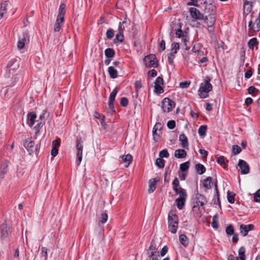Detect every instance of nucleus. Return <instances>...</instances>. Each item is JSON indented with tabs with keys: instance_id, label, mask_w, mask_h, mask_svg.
Listing matches in <instances>:
<instances>
[{
	"instance_id": "nucleus-59",
	"label": "nucleus",
	"mask_w": 260,
	"mask_h": 260,
	"mask_svg": "<svg viewBox=\"0 0 260 260\" xmlns=\"http://www.w3.org/2000/svg\"><path fill=\"white\" fill-rule=\"evenodd\" d=\"M101 219H100V221L102 222V223H105L108 219V215L107 213H103L101 214Z\"/></svg>"
},
{
	"instance_id": "nucleus-8",
	"label": "nucleus",
	"mask_w": 260,
	"mask_h": 260,
	"mask_svg": "<svg viewBox=\"0 0 260 260\" xmlns=\"http://www.w3.org/2000/svg\"><path fill=\"white\" fill-rule=\"evenodd\" d=\"M83 148V141H82L81 138H77L76 140L77 165H79L81 162L82 159Z\"/></svg>"
},
{
	"instance_id": "nucleus-62",
	"label": "nucleus",
	"mask_w": 260,
	"mask_h": 260,
	"mask_svg": "<svg viewBox=\"0 0 260 260\" xmlns=\"http://www.w3.org/2000/svg\"><path fill=\"white\" fill-rule=\"evenodd\" d=\"M176 35L179 38H182L185 36L180 27L176 31Z\"/></svg>"
},
{
	"instance_id": "nucleus-29",
	"label": "nucleus",
	"mask_w": 260,
	"mask_h": 260,
	"mask_svg": "<svg viewBox=\"0 0 260 260\" xmlns=\"http://www.w3.org/2000/svg\"><path fill=\"white\" fill-rule=\"evenodd\" d=\"M108 73L110 77L112 78H116L118 76L117 71L112 66H110L108 68Z\"/></svg>"
},
{
	"instance_id": "nucleus-17",
	"label": "nucleus",
	"mask_w": 260,
	"mask_h": 260,
	"mask_svg": "<svg viewBox=\"0 0 260 260\" xmlns=\"http://www.w3.org/2000/svg\"><path fill=\"white\" fill-rule=\"evenodd\" d=\"M179 141L181 142V146L182 148L188 149V140L185 134H182L180 135Z\"/></svg>"
},
{
	"instance_id": "nucleus-18",
	"label": "nucleus",
	"mask_w": 260,
	"mask_h": 260,
	"mask_svg": "<svg viewBox=\"0 0 260 260\" xmlns=\"http://www.w3.org/2000/svg\"><path fill=\"white\" fill-rule=\"evenodd\" d=\"M178 222V218L176 214V210H171L168 214V223Z\"/></svg>"
},
{
	"instance_id": "nucleus-13",
	"label": "nucleus",
	"mask_w": 260,
	"mask_h": 260,
	"mask_svg": "<svg viewBox=\"0 0 260 260\" xmlns=\"http://www.w3.org/2000/svg\"><path fill=\"white\" fill-rule=\"evenodd\" d=\"M254 229V225L252 224H241L240 226V231L243 236H246L248 232Z\"/></svg>"
},
{
	"instance_id": "nucleus-28",
	"label": "nucleus",
	"mask_w": 260,
	"mask_h": 260,
	"mask_svg": "<svg viewBox=\"0 0 260 260\" xmlns=\"http://www.w3.org/2000/svg\"><path fill=\"white\" fill-rule=\"evenodd\" d=\"M180 243L185 247H186L189 244V240L186 236L184 234H181L179 237Z\"/></svg>"
},
{
	"instance_id": "nucleus-50",
	"label": "nucleus",
	"mask_w": 260,
	"mask_h": 260,
	"mask_svg": "<svg viewBox=\"0 0 260 260\" xmlns=\"http://www.w3.org/2000/svg\"><path fill=\"white\" fill-rule=\"evenodd\" d=\"M159 156L161 158L166 157L167 158L169 156V153L167 150V149H165L160 151L159 153Z\"/></svg>"
},
{
	"instance_id": "nucleus-34",
	"label": "nucleus",
	"mask_w": 260,
	"mask_h": 260,
	"mask_svg": "<svg viewBox=\"0 0 260 260\" xmlns=\"http://www.w3.org/2000/svg\"><path fill=\"white\" fill-rule=\"evenodd\" d=\"M212 179L211 177H208L204 180L203 182V186L207 189H210L211 188V184L212 183Z\"/></svg>"
},
{
	"instance_id": "nucleus-57",
	"label": "nucleus",
	"mask_w": 260,
	"mask_h": 260,
	"mask_svg": "<svg viewBox=\"0 0 260 260\" xmlns=\"http://www.w3.org/2000/svg\"><path fill=\"white\" fill-rule=\"evenodd\" d=\"M155 85H164V80L163 78L160 76L158 77L155 81Z\"/></svg>"
},
{
	"instance_id": "nucleus-31",
	"label": "nucleus",
	"mask_w": 260,
	"mask_h": 260,
	"mask_svg": "<svg viewBox=\"0 0 260 260\" xmlns=\"http://www.w3.org/2000/svg\"><path fill=\"white\" fill-rule=\"evenodd\" d=\"M258 44V42L256 38H253L248 41V46L249 49H253L254 47Z\"/></svg>"
},
{
	"instance_id": "nucleus-21",
	"label": "nucleus",
	"mask_w": 260,
	"mask_h": 260,
	"mask_svg": "<svg viewBox=\"0 0 260 260\" xmlns=\"http://www.w3.org/2000/svg\"><path fill=\"white\" fill-rule=\"evenodd\" d=\"M64 19L61 20L60 18H57L55 23L54 25V31L55 32H58L60 31L63 23H64Z\"/></svg>"
},
{
	"instance_id": "nucleus-64",
	"label": "nucleus",
	"mask_w": 260,
	"mask_h": 260,
	"mask_svg": "<svg viewBox=\"0 0 260 260\" xmlns=\"http://www.w3.org/2000/svg\"><path fill=\"white\" fill-rule=\"evenodd\" d=\"M41 252L42 256L45 257V259H46L47 258V249L46 247H42L41 248Z\"/></svg>"
},
{
	"instance_id": "nucleus-14",
	"label": "nucleus",
	"mask_w": 260,
	"mask_h": 260,
	"mask_svg": "<svg viewBox=\"0 0 260 260\" xmlns=\"http://www.w3.org/2000/svg\"><path fill=\"white\" fill-rule=\"evenodd\" d=\"M11 233L10 228L6 224H3L1 227V238L5 239L8 237Z\"/></svg>"
},
{
	"instance_id": "nucleus-3",
	"label": "nucleus",
	"mask_w": 260,
	"mask_h": 260,
	"mask_svg": "<svg viewBox=\"0 0 260 260\" xmlns=\"http://www.w3.org/2000/svg\"><path fill=\"white\" fill-rule=\"evenodd\" d=\"M19 68V60L13 58L10 59L6 69L5 77L7 78L11 77V71H13V73H16L18 72Z\"/></svg>"
},
{
	"instance_id": "nucleus-19",
	"label": "nucleus",
	"mask_w": 260,
	"mask_h": 260,
	"mask_svg": "<svg viewBox=\"0 0 260 260\" xmlns=\"http://www.w3.org/2000/svg\"><path fill=\"white\" fill-rule=\"evenodd\" d=\"M66 5L63 3H62L60 5L59 9H58V13L57 16V18H60L61 20L62 19H64V14H65V9H66Z\"/></svg>"
},
{
	"instance_id": "nucleus-39",
	"label": "nucleus",
	"mask_w": 260,
	"mask_h": 260,
	"mask_svg": "<svg viewBox=\"0 0 260 260\" xmlns=\"http://www.w3.org/2000/svg\"><path fill=\"white\" fill-rule=\"evenodd\" d=\"M245 248L243 246L241 247L239 250H238V253L239 255V256L238 257L239 258L240 260H245Z\"/></svg>"
},
{
	"instance_id": "nucleus-36",
	"label": "nucleus",
	"mask_w": 260,
	"mask_h": 260,
	"mask_svg": "<svg viewBox=\"0 0 260 260\" xmlns=\"http://www.w3.org/2000/svg\"><path fill=\"white\" fill-rule=\"evenodd\" d=\"M105 54L107 58H112L115 55V51L112 48H107L105 51Z\"/></svg>"
},
{
	"instance_id": "nucleus-6",
	"label": "nucleus",
	"mask_w": 260,
	"mask_h": 260,
	"mask_svg": "<svg viewBox=\"0 0 260 260\" xmlns=\"http://www.w3.org/2000/svg\"><path fill=\"white\" fill-rule=\"evenodd\" d=\"M175 105V102L168 98H165L162 102V109L165 112H170Z\"/></svg>"
},
{
	"instance_id": "nucleus-63",
	"label": "nucleus",
	"mask_w": 260,
	"mask_h": 260,
	"mask_svg": "<svg viewBox=\"0 0 260 260\" xmlns=\"http://www.w3.org/2000/svg\"><path fill=\"white\" fill-rule=\"evenodd\" d=\"M13 71H11V77L14 82H16L18 81L19 77H17V72L16 73H13Z\"/></svg>"
},
{
	"instance_id": "nucleus-45",
	"label": "nucleus",
	"mask_w": 260,
	"mask_h": 260,
	"mask_svg": "<svg viewBox=\"0 0 260 260\" xmlns=\"http://www.w3.org/2000/svg\"><path fill=\"white\" fill-rule=\"evenodd\" d=\"M235 196V193L233 192H228V202L231 204H233L235 202L234 197Z\"/></svg>"
},
{
	"instance_id": "nucleus-52",
	"label": "nucleus",
	"mask_w": 260,
	"mask_h": 260,
	"mask_svg": "<svg viewBox=\"0 0 260 260\" xmlns=\"http://www.w3.org/2000/svg\"><path fill=\"white\" fill-rule=\"evenodd\" d=\"M164 91V89L161 85H155L154 86V92L156 93H161Z\"/></svg>"
},
{
	"instance_id": "nucleus-24",
	"label": "nucleus",
	"mask_w": 260,
	"mask_h": 260,
	"mask_svg": "<svg viewBox=\"0 0 260 260\" xmlns=\"http://www.w3.org/2000/svg\"><path fill=\"white\" fill-rule=\"evenodd\" d=\"M132 156L129 154L124 155L121 156V161L122 162H124L126 164L125 167H127L132 162Z\"/></svg>"
},
{
	"instance_id": "nucleus-32",
	"label": "nucleus",
	"mask_w": 260,
	"mask_h": 260,
	"mask_svg": "<svg viewBox=\"0 0 260 260\" xmlns=\"http://www.w3.org/2000/svg\"><path fill=\"white\" fill-rule=\"evenodd\" d=\"M214 187H215V193H216L215 196L217 197V203H216V201L215 200L214 201V204L218 205L219 207H221V204H220V200H219V191H218V187H217V180H216L214 182Z\"/></svg>"
},
{
	"instance_id": "nucleus-46",
	"label": "nucleus",
	"mask_w": 260,
	"mask_h": 260,
	"mask_svg": "<svg viewBox=\"0 0 260 260\" xmlns=\"http://www.w3.org/2000/svg\"><path fill=\"white\" fill-rule=\"evenodd\" d=\"M242 151L241 148L237 145H235L233 146L232 148V153L234 155H237L240 153Z\"/></svg>"
},
{
	"instance_id": "nucleus-30",
	"label": "nucleus",
	"mask_w": 260,
	"mask_h": 260,
	"mask_svg": "<svg viewBox=\"0 0 260 260\" xmlns=\"http://www.w3.org/2000/svg\"><path fill=\"white\" fill-rule=\"evenodd\" d=\"M156 247L154 243L153 242H151V245L149 247L148 250V256H154L155 254H156V252L155 251Z\"/></svg>"
},
{
	"instance_id": "nucleus-25",
	"label": "nucleus",
	"mask_w": 260,
	"mask_h": 260,
	"mask_svg": "<svg viewBox=\"0 0 260 260\" xmlns=\"http://www.w3.org/2000/svg\"><path fill=\"white\" fill-rule=\"evenodd\" d=\"M187 197H179L176 200L177 208L179 209H182L185 205Z\"/></svg>"
},
{
	"instance_id": "nucleus-11",
	"label": "nucleus",
	"mask_w": 260,
	"mask_h": 260,
	"mask_svg": "<svg viewBox=\"0 0 260 260\" xmlns=\"http://www.w3.org/2000/svg\"><path fill=\"white\" fill-rule=\"evenodd\" d=\"M216 14H211L210 15H205L204 17V21L206 25L209 27H211L214 24L216 21Z\"/></svg>"
},
{
	"instance_id": "nucleus-56",
	"label": "nucleus",
	"mask_w": 260,
	"mask_h": 260,
	"mask_svg": "<svg viewBox=\"0 0 260 260\" xmlns=\"http://www.w3.org/2000/svg\"><path fill=\"white\" fill-rule=\"evenodd\" d=\"M254 201L255 202H260V189L257 190L256 192L255 193L254 197Z\"/></svg>"
},
{
	"instance_id": "nucleus-48",
	"label": "nucleus",
	"mask_w": 260,
	"mask_h": 260,
	"mask_svg": "<svg viewBox=\"0 0 260 260\" xmlns=\"http://www.w3.org/2000/svg\"><path fill=\"white\" fill-rule=\"evenodd\" d=\"M156 165L159 168H163L165 166V160L162 158H157L156 160Z\"/></svg>"
},
{
	"instance_id": "nucleus-7",
	"label": "nucleus",
	"mask_w": 260,
	"mask_h": 260,
	"mask_svg": "<svg viewBox=\"0 0 260 260\" xmlns=\"http://www.w3.org/2000/svg\"><path fill=\"white\" fill-rule=\"evenodd\" d=\"M212 2L213 0H209L208 2L206 0L204 3V14L205 15L216 14V7L212 3Z\"/></svg>"
},
{
	"instance_id": "nucleus-43",
	"label": "nucleus",
	"mask_w": 260,
	"mask_h": 260,
	"mask_svg": "<svg viewBox=\"0 0 260 260\" xmlns=\"http://www.w3.org/2000/svg\"><path fill=\"white\" fill-rule=\"evenodd\" d=\"M45 123V122L44 121H40V122H39L34 128V131H35V134L36 135H37L40 131V129L43 126V125H44V124Z\"/></svg>"
},
{
	"instance_id": "nucleus-1",
	"label": "nucleus",
	"mask_w": 260,
	"mask_h": 260,
	"mask_svg": "<svg viewBox=\"0 0 260 260\" xmlns=\"http://www.w3.org/2000/svg\"><path fill=\"white\" fill-rule=\"evenodd\" d=\"M211 78L206 76L201 83L198 90V94L201 98L205 99L208 97V93L212 90V85L210 83Z\"/></svg>"
},
{
	"instance_id": "nucleus-27",
	"label": "nucleus",
	"mask_w": 260,
	"mask_h": 260,
	"mask_svg": "<svg viewBox=\"0 0 260 260\" xmlns=\"http://www.w3.org/2000/svg\"><path fill=\"white\" fill-rule=\"evenodd\" d=\"M178 222H174L168 223L169 231L173 234L177 232L178 229Z\"/></svg>"
},
{
	"instance_id": "nucleus-53",
	"label": "nucleus",
	"mask_w": 260,
	"mask_h": 260,
	"mask_svg": "<svg viewBox=\"0 0 260 260\" xmlns=\"http://www.w3.org/2000/svg\"><path fill=\"white\" fill-rule=\"evenodd\" d=\"M106 35L108 39H111L114 35L113 30L112 29H109L107 30Z\"/></svg>"
},
{
	"instance_id": "nucleus-16",
	"label": "nucleus",
	"mask_w": 260,
	"mask_h": 260,
	"mask_svg": "<svg viewBox=\"0 0 260 260\" xmlns=\"http://www.w3.org/2000/svg\"><path fill=\"white\" fill-rule=\"evenodd\" d=\"M28 34L27 32L23 33L22 37H20L17 43V47L19 49L23 48L25 42L26 41V38H28Z\"/></svg>"
},
{
	"instance_id": "nucleus-15",
	"label": "nucleus",
	"mask_w": 260,
	"mask_h": 260,
	"mask_svg": "<svg viewBox=\"0 0 260 260\" xmlns=\"http://www.w3.org/2000/svg\"><path fill=\"white\" fill-rule=\"evenodd\" d=\"M36 118V114L34 112H29L27 114V123L30 127H32L35 124Z\"/></svg>"
},
{
	"instance_id": "nucleus-2",
	"label": "nucleus",
	"mask_w": 260,
	"mask_h": 260,
	"mask_svg": "<svg viewBox=\"0 0 260 260\" xmlns=\"http://www.w3.org/2000/svg\"><path fill=\"white\" fill-rule=\"evenodd\" d=\"M23 145L30 155H37L40 149V142L33 140L32 138L25 140Z\"/></svg>"
},
{
	"instance_id": "nucleus-58",
	"label": "nucleus",
	"mask_w": 260,
	"mask_h": 260,
	"mask_svg": "<svg viewBox=\"0 0 260 260\" xmlns=\"http://www.w3.org/2000/svg\"><path fill=\"white\" fill-rule=\"evenodd\" d=\"M128 103V100L126 98L123 97L121 99L120 104L122 107H126Z\"/></svg>"
},
{
	"instance_id": "nucleus-55",
	"label": "nucleus",
	"mask_w": 260,
	"mask_h": 260,
	"mask_svg": "<svg viewBox=\"0 0 260 260\" xmlns=\"http://www.w3.org/2000/svg\"><path fill=\"white\" fill-rule=\"evenodd\" d=\"M175 126H176V122L173 120H169L167 122V126L170 129H172L174 128Z\"/></svg>"
},
{
	"instance_id": "nucleus-4",
	"label": "nucleus",
	"mask_w": 260,
	"mask_h": 260,
	"mask_svg": "<svg viewBox=\"0 0 260 260\" xmlns=\"http://www.w3.org/2000/svg\"><path fill=\"white\" fill-rule=\"evenodd\" d=\"M193 206L192 210L194 211L195 209L200 206L203 207L207 203L206 198L203 194L198 192V189L194 192V194L192 198Z\"/></svg>"
},
{
	"instance_id": "nucleus-23",
	"label": "nucleus",
	"mask_w": 260,
	"mask_h": 260,
	"mask_svg": "<svg viewBox=\"0 0 260 260\" xmlns=\"http://www.w3.org/2000/svg\"><path fill=\"white\" fill-rule=\"evenodd\" d=\"M252 1H249L245 0L244 3V13H245L246 12H247V14L249 13L251 10H252Z\"/></svg>"
},
{
	"instance_id": "nucleus-26",
	"label": "nucleus",
	"mask_w": 260,
	"mask_h": 260,
	"mask_svg": "<svg viewBox=\"0 0 260 260\" xmlns=\"http://www.w3.org/2000/svg\"><path fill=\"white\" fill-rule=\"evenodd\" d=\"M174 156L178 158H182L186 156V152L184 149H177L175 150Z\"/></svg>"
},
{
	"instance_id": "nucleus-38",
	"label": "nucleus",
	"mask_w": 260,
	"mask_h": 260,
	"mask_svg": "<svg viewBox=\"0 0 260 260\" xmlns=\"http://www.w3.org/2000/svg\"><path fill=\"white\" fill-rule=\"evenodd\" d=\"M196 170L200 175L203 174L206 171V168L201 164H198L196 165Z\"/></svg>"
},
{
	"instance_id": "nucleus-61",
	"label": "nucleus",
	"mask_w": 260,
	"mask_h": 260,
	"mask_svg": "<svg viewBox=\"0 0 260 260\" xmlns=\"http://www.w3.org/2000/svg\"><path fill=\"white\" fill-rule=\"evenodd\" d=\"M192 51L193 52H195V53L196 52L200 53V44H194L193 46V47H192Z\"/></svg>"
},
{
	"instance_id": "nucleus-44",
	"label": "nucleus",
	"mask_w": 260,
	"mask_h": 260,
	"mask_svg": "<svg viewBox=\"0 0 260 260\" xmlns=\"http://www.w3.org/2000/svg\"><path fill=\"white\" fill-rule=\"evenodd\" d=\"M124 23H127V20L126 18H125L124 20L122 22H119L118 26V32L123 33V30L125 29V26L124 25Z\"/></svg>"
},
{
	"instance_id": "nucleus-49",
	"label": "nucleus",
	"mask_w": 260,
	"mask_h": 260,
	"mask_svg": "<svg viewBox=\"0 0 260 260\" xmlns=\"http://www.w3.org/2000/svg\"><path fill=\"white\" fill-rule=\"evenodd\" d=\"M172 184L173 185V190L174 191H177V188H178L179 187H180L179 185V181L177 178H175Z\"/></svg>"
},
{
	"instance_id": "nucleus-42",
	"label": "nucleus",
	"mask_w": 260,
	"mask_h": 260,
	"mask_svg": "<svg viewBox=\"0 0 260 260\" xmlns=\"http://www.w3.org/2000/svg\"><path fill=\"white\" fill-rule=\"evenodd\" d=\"M189 165L190 162L189 161L182 163L180 165V170L182 172H185L188 169Z\"/></svg>"
},
{
	"instance_id": "nucleus-33",
	"label": "nucleus",
	"mask_w": 260,
	"mask_h": 260,
	"mask_svg": "<svg viewBox=\"0 0 260 260\" xmlns=\"http://www.w3.org/2000/svg\"><path fill=\"white\" fill-rule=\"evenodd\" d=\"M175 192L179 195V197H187V192L185 189L182 188L181 187H179L177 188V191H175Z\"/></svg>"
},
{
	"instance_id": "nucleus-47",
	"label": "nucleus",
	"mask_w": 260,
	"mask_h": 260,
	"mask_svg": "<svg viewBox=\"0 0 260 260\" xmlns=\"http://www.w3.org/2000/svg\"><path fill=\"white\" fill-rule=\"evenodd\" d=\"M225 232L227 235H232L234 234V226L232 224H229L225 229Z\"/></svg>"
},
{
	"instance_id": "nucleus-22",
	"label": "nucleus",
	"mask_w": 260,
	"mask_h": 260,
	"mask_svg": "<svg viewBox=\"0 0 260 260\" xmlns=\"http://www.w3.org/2000/svg\"><path fill=\"white\" fill-rule=\"evenodd\" d=\"M157 181H158V179H156V178L150 179L149 180L148 189V192L149 193H151L155 190Z\"/></svg>"
},
{
	"instance_id": "nucleus-40",
	"label": "nucleus",
	"mask_w": 260,
	"mask_h": 260,
	"mask_svg": "<svg viewBox=\"0 0 260 260\" xmlns=\"http://www.w3.org/2000/svg\"><path fill=\"white\" fill-rule=\"evenodd\" d=\"M8 165L7 164H3L2 166L1 172V173H0V178L1 179H3L4 178L5 174L7 172V171H8L7 168H8Z\"/></svg>"
},
{
	"instance_id": "nucleus-37",
	"label": "nucleus",
	"mask_w": 260,
	"mask_h": 260,
	"mask_svg": "<svg viewBox=\"0 0 260 260\" xmlns=\"http://www.w3.org/2000/svg\"><path fill=\"white\" fill-rule=\"evenodd\" d=\"M124 40V36L123 33L118 32L116 37L114 38L113 42L114 43H122Z\"/></svg>"
},
{
	"instance_id": "nucleus-51",
	"label": "nucleus",
	"mask_w": 260,
	"mask_h": 260,
	"mask_svg": "<svg viewBox=\"0 0 260 260\" xmlns=\"http://www.w3.org/2000/svg\"><path fill=\"white\" fill-rule=\"evenodd\" d=\"M172 51H173L172 53L175 54L179 49V44L178 43H174L172 44Z\"/></svg>"
},
{
	"instance_id": "nucleus-60",
	"label": "nucleus",
	"mask_w": 260,
	"mask_h": 260,
	"mask_svg": "<svg viewBox=\"0 0 260 260\" xmlns=\"http://www.w3.org/2000/svg\"><path fill=\"white\" fill-rule=\"evenodd\" d=\"M49 116V113L47 110H44L43 113L40 116L39 119L42 121L43 120L46 119Z\"/></svg>"
},
{
	"instance_id": "nucleus-5",
	"label": "nucleus",
	"mask_w": 260,
	"mask_h": 260,
	"mask_svg": "<svg viewBox=\"0 0 260 260\" xmlns=\"http://www.w3.org/2000/svg\"><path fill=\"white\" fill-rule=\"evenodd\" d=\"M143 61L145 66L147 68H156L158 66V60L156 58L155 55L150 54L146 56Z\"/></svg>"
},
{
	"instance_id": "nucleus-10",
	"label": "nucleus",
	"mask_w": 260,
	"mask_h": 260,
	"mask_svg": "<svg viewBox=\"0 0 260 260\" xmlns=\"http://www.w3.org/2000/svg\"><path fill=\"white\" fill-rule=\"evenodd\" d=\"M190 15L193 19L198 20H204V14L201 13L200 11L196 8L191 7L189 8Z\"/></svg>"
},
{
	"instance_id": "nucleus-12",
	"label": "nucleus",
	"mask_w": 260,
	"mask_h": 260,
	"mask_svg": "<svg viewBox=\"0 0 260 260\" xmlns=\"http://www.w3.org/2000/svg\"><path fill=\"white\" fill-rule=\"evenodd\" d=\"M117 93V88H116L114 89H113V90L110 93V95L109 96L108 106H109V108L111 111H114V102L115 101V99Z\"/></svg>"
},
{
	"instance_id": "nucleus-35",
	"label": "nucleus",
	"mask_w": 260,
	"mask_h": 260,
	"mask_svg": "<svg viewBox=\"0 0 260 260\" xmlns=\"http://www.w3.org/2000/svg\"><path fill=\"white\" fill-rule=\"evenodd\" d=\"M207 129V126L206 125H201L199 129L198 133L201 137H204L206 135V131Z\"/></svg>"
},
{
	"instance_id": "nucleus-41",
	"label": "nucleus",
	"mask_w": 260,
	"mask_h": 260,
	"mask_svg": "<svg viewBox=\"0 0 260 260\" xmlns=\"http://www.w3.org/2000/svg\"><path fill=\"white\" fill-rule=\"evenodd\" d=\"M211 225L212 228L214 229H217L218 227V214H216L213 217L212 222L211 223Z\"/></svg>"
},
{
	"instance_id": "nucleus-20",
	"label": "nucleus",
	"mask_w": 260,
	"mask_h": 260,
	"mask_svg": "<svg viewBox=\"0 0 260 260\" xmlns=\"http://www.w3.org/2000/svg\"><path fill=\"white\" fill-rule=\"evenodd\" d=\"M8 1H5L0 4V19H2L5 14L7 13V7L8 5Z\"/></svg>"
},
{
	"instance_id": "nucleus-9",
	"label": "nucleus",
	"mask_w": 260,
	"mask_h": 260,
	"mask_svg": "<svg viewBox=\"0 0 260 260\" xmlns=\"http://www.w3.org/2000/svg\"><path fill=\"white\" fill-rule=\"evenodd\" d=\"M238 166L241 174H247L249 173L250 168L248 164L244 160L240 159Z\"/></svg>"
},
{
	"instance_id": "nucleus-54",
	"label": "nucleus",
	"mask_w": 260,
	"mask_h": 260,
	"mask_svg": "<svg viewBox=\"0 0 260 260\" xmlns=\"http://www.w3.org/2000/svg\"><path fill=\"white\" fill-rule=\"evenodd\" d=\"M174 57L175 54H173L172 52L168 54V59L170 64L173 65Z\"/></svg>"
}]
</instances>
